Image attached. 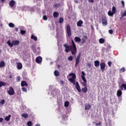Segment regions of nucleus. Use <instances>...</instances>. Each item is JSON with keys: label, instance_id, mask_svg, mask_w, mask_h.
Instances as JSON below:
<instances>
[{"label": "nucleus", "instance_id": "obj_1", "mask_svg": "<svg viewBox=\"0 0 126 126\" xmlns=\"http://www.w3.org/2000/svg\"><path fill=\"white\" fill-rule=\"evenodd\" d=\"M69 77H72L68 79L69 81L72 83L74 85H75V88L77 89L78 92L81 93L82 92L81 87L78 82H76V75L75 73H71L68 74Z\"/></svg>", "mask_w": 126, "mask_h": 126}, {"label": "nucleus", "instance_id": "obj_2", "mask_svg": "<svg viewBox=\"0 0 126 126\" xmlns=\"http://www.w3.org/2000/svg\"><path fill=\"white\" fill-rule=\"evenodd\" d=\"M72 46H71V52L73 56L76 58V53H77V49L76 44L73 40H71Z\"/></svg>", "mask_w": 126, "mask_h": 126}, {"label": "nucleus", "instance_id": "obj_3", "mask_svg": "<svg viewBox=\"0 0 126 126\" xmlns=\"http://www.w3.org/2000/svg\"><path fill=\"white\" fill-rule=\"evenodd\" d=\"M86 76V74L84 71L82 72V75H81V78L83 80V81H84L83 82L81 83L82 85L84 87H87V81L85 78Z\"/></svg>", "mask_w": 126, "mask_h": 126}, {"label": "nucleus", "instance_id": "obj_4", "mask_svg": "<svg viewBox=\"0 0 126 126\" xmlns=\"http://www.w3.org/2000/svg\"><path fill=\"white\" fill-rule=\"evenodd\" d=\"M82 53H79L78 55L77 56V57L75 59V66L77 67V66L79 64L80 62V59L81 57Z\"/></svg>", "mask_w": 126, "mask_h": 126}, {"label": "nucleus", "instance_id": "obj_5", "mask_svg": "<svg viewBox=\"0 0 126 126\" xmlns=\"http://www.w3.org/2000/svg\"><path fill=\"white\" fill-rule=\"evenodd\" d=\"M66 32L68 37L71 36V27L69 25H67L66 26Z\"/></svg>", "mask_w": 126, "mask_h": 126}, {"label": "nucleus", "instance_id": "obj_6", "mask_svg": "<svg viewBox=\"0 0 126 126\" xmlns=\"http://www.w3.org/2000/svg\"><path fill=\"white\" fill-rule=\"evenodd\" d=\"M63 46L65 48L64 51L66 53H68L71 50V47L68 45L67 44H64Z\"/></svg>", "mask_w": 126, "mask_h": 126}, {"label": "nucleus", "instance_id": "obj_7", "mask_svg": "<svg viewBox=\"0 0 126 126\" xmlns=\"http://www.w3.org/2000/svg\"><path fill=\"white\" fill-rule=\"evenodd\" d=\"M102 23L103 26H106L108 24V22L107 21V18H106V17H103L102 18Z\"/></svg>", "mask_w": 126, "mask_h": 126}, {"label": "nucleus", "instance_id": "obj_8", "mask_svg": "<svg viewBox=\"0 0 126 126\" xmlns=\"http://www.w3.org/2000/svg\"><path fill=\"white\" fill-rule=\"evenodd\" d=\"M7 93L10 95H14L15 94L14 89L12 87H10L9 90L7 91Z\"/></svg>", "mask_w": 126, "mask_h": 126}, {"label": "nucleus", "instance_id": "obj_9", "mask_svg": "<svg viewBox=\"0 0 126 126\" xmlns=\"http://www.w3.org/2000/svg\"><path fill=\"white\" fill-rule=\"evenodd\" d=\"M100 66L101 71L104 72V71L105 70V68L106 67V64L104 63H101L100 64Z\"/></svg>", "mask_w": 126, "mask_h": 126}, {"label": "nucleus", "instance_id": "obj_10", "mask_svg": "<svg viewBox=\"0 0 126 126\" xmlns=\"http://www.w3.org/2000/svg\"><path fill=\"white\" fill-rule=\"evenodd\" d=\"M16 4V2L14 0H11L10 2H9V6L12 8L14 6V5Z\"/></svg>", "mask_w": 126, "mask_h": 126}, {"label": "nucleus", "instance_id": "obj_11", "mask_svg": "<svg viewBox=\"0 0 126 126\" xmlns=\"http://www.w3.org/2000/svg\"><path fill=\"white\" fill-rule=\"evenodd\" d=\"M42 62V58L41 57H38L35 59V62L37 63H40Z\"/></svg>", "mask_w": 126, "mask_h": 126}, {"label": "nucleus", "instance_id": "obj_12", "mask_svg": "<svg viewBox=\"0 0 126 126\" xmlns=\"http://www.w3.org/2000/svg\"><path fill=\"white\" fill-rule=\"evenodd\" d=\"M17 68L18 70H21L23 68V64L21 63H16Z\"/></svg>", "mask_w": 126, "mask_h": 126}, {"label": "nucleus", "instance_id": "obj_13", "mask_svg": "<svg viewBox=\"0 0 126 126\" xmlns=\"http://www.w3.org/2000/svg\"><path fill=\"white\" fill-rule=\"evenodd\" d=\"M119 88L121 89V90H126V83L123 84Z\"/></svg>", "mask_w": 126, "mask_h": 126}, {"label": "nucleus", "instance_id": "obj_14", "mask_svg": "<svg viewBox=\"0 0 126 126\" xmlns=\"http://www.w3.org/2000/svg\"><path fill=\"white\" fill-rule=\"evenodd\" d=\"M82 24H83V22L82 21V20H80L77 22V25L78 27H81L82 26Z\"/></svg>", "mask_w": 126, "mask_h": 126}, {"label": "nucleus", "instance_id": "obj_15", "mask_svg": "<svg viewBox=\"0 0 126 126\" xmlns=\"http://www.w3.org/2000/svg\"><path fill=\"white\" fill-rule=\"evenodd\" d=\"M21 85L22 87H24V86L27 87V86H28V84L27 82L25 81H22Z\"/></svg>", "mask_w": 126, "mask_h": 126}, {"label": "nucleus", "instance_id": "obj_16", "mask_svg": "<svg viewBox=\"0 0 126 126\" xmlns=\"http://www.w3.org/2000/svg\"><path fill=\"white\" fill-rule=\"evenodd\" d=\"M91 108V105L90 104H85V109L86 110H90Z\"/></svg>", "mask_w": 126, "mask_h": 126}, {"label": "nucleus", "instance_id": "obj_17", "mask_svg": "<svg viewBox=\"0 0 126 126\" xmlns=\"http://www.w3.org/2000/svg\"><path fill=\"white\" fill-rule=\"evenodd\" d=\"M74 41L75 42H80L81 41V39L79 37H75L74 38Z\"/></svg>", "mask_w": 126, "mask_h": 126}, {"label": "nucleus", "instance_id": "obj_18", "mask_svg": "<svg viewBox=\"0 0 126 126\" xmlns=\"http://www.w3.org/2000/svg\"><path fill=\"white\" fill-rule=\"evenodd\" d=\"M88 91L87 87H84V88L82 89V91L83 93L86 94Z\"/></svg>", "mask_w": 126, "mask_h": 126}, {"label": "nucleus", "instance_id": "obj_19", "mask_svg": "<svg viewBox=\"0 0 126 126\" xmlns=\"http://www.w3.org/2000/svg\"><path fill=\"white\" fill-rule=\"evenodd\" d=\"M123 94V93L122 92V91L118 90L117 91V95L118 97H120L122 96V94Z\"/></svg>", "mask_w": 126, "mask_h": 126}, {"label": "nucleus", "instance_id": "obj_20", "mask_svg": "<svg viewBox=\"0 0 126 126\" xmlns=\"http://www.w3.org/2000/svg\"><path fill=\"white\" fill-rule=\"evenodd\" d=\"M59 16V13H58V12H54L53 17L54 18H58Z\"/></svg>", "mask_w": 126, "mask_h": 126}, {"label": "nucleus", "instance_id": "obj_21", "mask_svg": "<svg viewBox=\"0 0 126 126\" xmlns=\"http://www.w3.org/2000/svg\"><path fill=\"white\" fill-rule=\"evenodd\" d=\"M12 43L13 44V45L16 46V45H19L20 43V42L18 40H15V41H13Z\"/></svg>", "mask_w": 126, "mask_h": 126}, {"label": "nucleus", "instance_id": "obj_22", "mask_svg": "<svg viewBox=\"0 0 126 126\" xmlns=\"http://www.w3.org/2000/svg\"><path fill=\"white\" fill-rule=\"evenodd\" d=\"M7 44L8 45V46L10 47H13V43L12 42V43L10 42V41L9 40L7 42Z\"/></svg>", "mask_w": 126, "mask_h": 126}, {"label": "nucleus", "instance_id": "obj_23", "mask_svg": "<svg viewBox=\"0 0 126 126\" xmlns=\"http://www.w3.org/2000/svg\"><path fill=\"white\" fill-rule=\"evenodd\" d=\"M94 66L95 67H98L100 65V62L98 61H94Z\"/></svg>", "mask_w": 126, "mask_h": 126}, {"label": "nucleus", "instance_id": "obj_24", "mask_svg": "<svg viewBox=\"0 0 126 126\" xmlns=\"http://www.w3.org/2000/svg\"><path fill=\"white\" fill-rule=\"evenodd\" d=\"M22 117H24L25 119H27L29 117V114L27 113H23L22 114Z\"/></svg>", "mask_w": 126, "mask_h": 126}, {"label": "nucleus", "instance_id": "obj_25", "mask_svg": "<svg viewBox=\"0 0 126 126\" xmlns=\"http://www.w3.org/2000/svg\"><path fill=\"white\" fill-rule=\"evenodd\" d=\"M54 75L55 76L58 77L60 75V73L58 70H55L54 71Z\"/></svg>", "mask_w": 126, "mask_h": 126}, {"label": "nucleus", "instance_id": "obj_26", "mask_svg": "<svg viewBox=\"0 0 126 126\" xmlns=\"http://www.w3.org/2000/svg\"><path fill=\"white\" fill-rule=\"evenodd\" d=\"M5 62L4 61H1L0 63V68H2V67L5 66Z\"/></svg>", "mask_w": 126, "mask_h": 126}, {"label": "nucleus", "instance_id": "obj_27", "mask_svg": "<svg viewBox=\"0 0 126 126\" xmlns=\"http://www.w3.org/2000/svg\"><path fill=\"white\" fill-rule=\"evenodd\" d=\"M114 14H115V13L113 12H112V11H108V15L109 16H114Z\"/></svg>", "mask_w": 126, "mask_h": 126}, {"label": "nucleus", "instance_id": "obj_28", "mask_svg": "<svg viewBox=\"0 0 126 126\" xmlns=\"http://www.w3.org/2000/svg\"><path fill=\"white\" fill-rule=\"evenodd\" d=\"M11 117V115H9L8 116L5 117V120L6 121H9L10 120Z\"/></svg>", "mask_w": 126, "mask_h": 126}, {"label": "nucleus", "instance_id": "obj_29", "mask_svg": "<svg viewBox=\"0 0 126 126\" xmlns=\"http://www.w3.org/2000/svg\"><path fill=\"white\" fill-rule=\"evenodd\" d=\"M6 85V83L5 82H3L2 81L0 82V88L2 87V86H5Z\"/></svg>", "mask_w": 126, "mask_h": 126}, {"label": "nucleus", "instance_id": "obj_30", "mask_svg": "<svg viewBox=\"0 0 126 126\" xmlns=\"http://www.w3.org/2000/svg\"><path fill=\"white\" fill-rule=\"evenodd\" d=\"M112 12L114 13V14H116L117 12V9L116 8V7L115 6H113L112 7Z\"/></svg>", "mask_w": 126, "mask_h": 126}, {"label": "nucleus", "instance_id": "obj_31", "mask_svg": "<svg viewBox=\"0 0 126 126\" xmlns=\"http://www.w3.org/2000/svg\"><path fill=\"white\" fill-rule=\"evenodd\" d=\"M64 22V19L63 18H60L59 19V23L62 24Z\"/></svg>", "mask_w": 126, "mask_h": 126}, {"label": "nucleus", "instance_id": "obj_32", "mask_svg": "<svg viewBox=\"0 0 126 126\" xmlns=\"http://www.w3.org/2000/svg\"><path fill=\"white\" fill-rule=\"evenodd\" d=\"M31 38L33 39L34 41H37V37L34 36L33 35H31Z\"/></svg>", "mask_w": 126, "mask_h": 126}, {"label": "nucleus", "instance_id": "obj_33", "mask_svg": "<svg viewBox=\"0 0 126 126\" xmlns=\"http://www.w3.org/2000/svg\"><path fill=\"white\" fill-rule=\"evenodd\" d=\"M99 43L103 44L105 42V40L103 38H100L99 40Z\"/></svg>", "mask_w": 126, "mask_h": 126}, {"label": "nucleus", "instance_id": "obj_34", "mask_svg": "<svg viewBox=\"0 0 126 126\" xmlns=\"http://www.w3.org/2000/svg\"><path fill=\"white\" fill-rule=\"evenodd\" d=\"M61 5V4H59V3H56V4H54V7H55L56 8H58Z\"/></svg>", "mask_w": 126, "mask_h": 126}, {"label": "nucleus", "instance_id": "obj_35", "mask_svg": "<svg viewBox=\"0 0 126 126\" xmlns=\"http://www.w3.org/2000/svg\"><path fill=\"white\" fill-rule=\"evenodd\" d=\"M8 26H9V27H10V28H14V27H15V25H14V24H13V23H9L8 24Z\"/></svg>", "mask_w": 126, "mask_h": 126}, {"label": "nucleus", "instance_id": "obj_36", "mask_svg": "<svg viewBox=\"0 0 126 126\" xmlns=\"http://www.w3.org/2000/svg\"><path fill=\"white\" fill-rule=\"evenodd\" d=\"M126 83V82L124 80H121L119 82V85H121V84H125Z\"/></svg>", "mask_w": 126, "mask_h": 126}, {"label": "nucleus", "instance_id": "obj_37", "mask_svg": "<svg viewBox=\"0 0 126 126\" xmlns=\"http://www.w3.org/2000/svg\"><path fill=\"white\" fill-rule=\"evenodd\" d=\"M69 105V102L68 101H65L64 102V106L65 107H68Z\"/></svg>", "mask_w": 126, "mask_h": 126}, {"label": "nucleus", "instance_id": "obj_38", "mask_svg": "<svg viewBox=\"0 0 126 126\" xmlns=\"http://www.w3.org/2000/svg\"><path fill=\"white\" fill-rule=\"evenodd\" d=\"M27 126H32V123L31 121H29L27 122Z\"/></svg>", "mask_w": 126, "mask_h": 126}, {"label": "nucleus", "instance_id": "obj_39", "mask_svg": "<svg viewBox=\"0 0 126 126\" xmlns=\"http://www.w3.org/2000/svg\"><path fill=\"white\" fill-rule=\"evenodd\" d=\"M43 20H45V21H46L48 20V18L47 16H46V15H44V16H43Z\"/></svg>", "mask_w": 126, "mask_h": 126}, {"label": "nucleus", "instance_id": "obj_40", "mask_svg": "<svg viewBox=\"0 0 126 126\" xmlns=\"http://www.w3.org/2000/svg\"><path fill=\"white\" fill-rule=\"evenodd\" d=\"M20 33L21 34L23 35L26 33V31H24V30H21L20 31Z\"/></svg>", "mask_w": 126, "mask_h": 126}, {"label": "nucleus", "instance_id": "obj_41", "mask_svg": "<svg viewBox=\"0 0 126 126\" xmlns=\"http://www.w3.org/2000/svg\"><path fill=\"white\" fill-rule=\"evenodd\" d=\"M73 57L72 56H69L68 58V60L69 61H73Z\"/></svg>", "mask_w": 126, "mask_h": 126}, {"label": "nucleus", "instance_id": "obj_42", "mask_svg": "<svg viewBox=\"0 0 126 126\" xmlns=\"http://www.w3.org/2000/svg\"><path fill=\"white\" fill-rule=\"evenodd\" d=\"M5 102V100L2 99L0 101V104H4Z\"/></svg>", "mask_w": 126, "mask_h": 126}, {"label": "nucleus", "instance_id": "obj_43", "mask_svg": "<svg viewBox=\"0 0 126 126\" xmlns=\"http://www.w3.org/2000/svg\"><path fill=\"white\" fill-rule=\"evenodd\" d=\"M120 71L122 72H125V71H126V69L125 68H122L120 69Z\"/></svg>", "mask_w": 126, "mask_h": 126}, {"label": "nucleus", "instance_id": "obj_44", "mask_svg": "<svg viewBox=\"0 0 126 126\" xmlns=\"http://www.w3.org/2000/svg\"><path fill=\"white\" fill-rule=\"evenodd\" d=\"M22 90L24 92H27V90L26 88H22Z\"/></svg>", "mask_w": 126, "mask_h": 126}, {"label": "nucleus", "instance_id": "obj_45", "mask_svg": "<svg viewBox=\"0 0 126 126\" xmlns=\"http://www.w3.org/2000/svg\"><path fill=\"white\" fill-rule=\"evenodd\" d=\"M20 76H18L17 78H16V81L17 82H20Z\"/></svg>", "mask_w": 126, "mask_h": 126}, {"label": "nucleus", "instance_id": "obj_46", "mask_svg": "<svg viewBox=\"0 0 126 126\" xmlns=\"http://www.w3.org/2000/svg\"><path fill=\"white\" fill-rule=\"evenodd\" d=\"M32 49L34 52H35L36 51V49L35 48V46H32Z\"/></svg>", "mask_w": 126, "mask_h": 126}, {"label": "nucleus", "instance_id": "obj_47", "mask_svg": "<svg viewBox=\"0 0 126 126\" xmlns=\"http://www.w3.org/2000/svg\"><path fill=\"white\" fill-rule=\"evenodd\" d=\"M113 30H110L109 31V33L110 34H113Z\"/></svg>", "mask_w": 126, "mask_h": 126}, {"label": "nucleus", "instance_id": "obj_48", "mask_svg": "<svg viewBox=\"0 0 126 126\" xmlns=\"http://www.w3.org/2000/svg\"><path fill=\"white\" fill-rule=\"evenodd\" d=\"M108 66L109 67H111V66L112 65V62H109L108 63Z\"/></svg>", "mask_w": 126, "mask_h": 126}, {"label": "nucleus", "instance_id": "obj_49", "mask_svg": "<svg viewBox=\"0 0 126 126\" xmlns=\"http://www.w3.org/2000/svg\"><path fill=\"white\" fill-rule=\"evenodd\" d=\"M121 3L123 6V7H125V1H121Z\"/></svg>", "mask_w": 126, "mask_h": 126}, {"label": "nucleus", "instance_id": "obj_50", "mask_svg": "<svg viewBox=\"0 0 126 126\" xmlns=\"http://www.w3.org/2000/svg\"><path fill=\"white\" fill-rule=\"evenodd\" d=\"M88 67H92V64L91 63H89L88 64Z\"/></svg>", "mask_w": 126, "mask_h": 126}, {"label": "nucleus", "instance_id": "obj_51", "mask_svg": "<svg viewBox=\"0 0 126 126\" xmlns=\"http://www.w3.org/2000/svg\"><path fill=\"white\" fill-rule=\"evenodd\" d=\"M123 15V16H126V10H125V11H124Z\"/></svg>", "mask_w": 126, "mask_h": 126}, {"label": "nucleus", "instance_id": "obj_52", "mask_svg": "<svg viewBox=\"0 0 126 126\" xmlns=\"http://www.w3.org/2000/svg\"><path fill=\"white\" fill-rule=\"evenodd\" d=\"M89 1L90 2L93 3V2H94V0H89Z\"/></svg>", "mask_w": 126, "mask_h": 126}, {"label": "nucleus", "instance_id": "obj_53", "mask_svg": "<svg viewBox=\"0 0 126 126\" xmlns=\"http://www.w3.org/2000/svg\"><path fill=\"white\" fill-rule=\"evenodd\" d=\"M15 31H16V32H18V31H19V29H18V28H15Z\"/></svg>", "mask_w": 126, "mask_h": 126}, {"label": "nucleus", "instance_id": "obj_54", "mask_svg": "<svg viewBox=\"0 0 126 126\" xmlns=\"http://www.w3.org/2000/svg\"><path fill=\"white\" fill-rule=\"evenodd\" d=\"M3 121V119L2 118H0V122L1 123Z\"/></svg>", "mask_w": 126, "mask_h": 126}, {"label": "nucleus", "instance_id": "obj_55", "mask_svg": "<svg viewBox=\"0 0 126 126\" xmlns=\"http://www.w3.org/2000/svg\"><path fill=\"white\" fill-rule=\"evenodd\" d=\"M60 83H61V84H62V85L64 84V82H63V81H60Z\"/></svg>", "mask_w": 126, "mask_h": 126}, {"label": "nucleus", "instance_id": "obj_56", "mask_svg": "<svg viewBox=\"0 0 126 126\" xmlns=\"http://www.w3.org/2000/svg\"><path fill=\"white\" fill-rule=\"evenodd\" d=\"M100 125H101V123L99 122V123L96 124L95 125L96 126H100Z\"/></svg>", "mask_w": 126, "mask_h": 126}, {"label": "nucleus", "instance_id": "obj_57", "mask_svg": "<svg viewBox=\"0 0 126 126\" xmlns=\"http://www.w3.org/2000/svg\"><path fill=\"white\" fill-rule=\"evenodd\" d=\"M84 38L86 39H87L88 38V36H84Z\"/></svg>", "mask_w": 126, "mask_h": 126}, {"label": "nucleus", "instance_id": "obj_58", "mask_svg": "<svg viewBox=\"0 0 126 126\" xmlns=\"http://www.w3.org/2000/svg\"><path fill=\"white\" fill-rule=\"evenodd\" d=\"M9 78H12V75H9Z\"/></svg>", "mask_w": 126, "mask_h": 126}, {"label": "nucleus", "instance_id": "obj_59", "mask_svg": "<svg viewBox=\"0 0 126 126\" xmlns=\"http://www.w3.org/2000/svg\"><path fill=\"white\" fill-rule=\"evenodd\" d=\"M0 1H1L2 2H4V0H0Z\"/></svg>", "mask_w": 126, "mask_h": 126}, {"label": "nucleus", "instance_id": "obj_60", "mask_svg": "<svg viewBox=\"0 0 126 126\" xmlns=\"http://www.w3.org/2000/svg\"><path fill=\"white\" fill-rule=\"evenodd\" d=\"M40 126V125H39V124H37V125H36V126Z\"/></svg>", "mask_w": 126, "mask_h": 126}, {"label": "nucleus", "instance_id": "obj_61", "mask_svg": "<svg viewBox=\"0 0 126 126\" xmlns=\"http://www.w3.org/2000/svg\"><path fill=\"white\" fill-rule=\"evenodd\" d=\"M58 68H60V65H58Z\"/></svg>", "mask_w": 126, "mask_h": 126}, {"label": "nucleus", "instance_id": "obj_62", "mask_svg": "<svg viewBox=\"0 0 126 126\" xmlns=\"http://www.w3.org/2000/svg\"><path fill=\"white\" fill-rule=\"evenodd\" d=\"M0 53H1V50L0 49Z\"/></svg>", "mask_w": 126, "mask_h": 126}]
</instances>
